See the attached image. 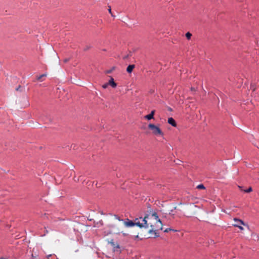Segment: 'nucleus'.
I'll list each match as a JSON object with an SVG mask.
<instances>
[{"instance_id":"21","label":"nucleus","mask_w":259,"mask_h":259,"mask_svg":"<svg viewBox=\"0 0 259 259\" xmlns=\"http://www.w3.org/2000/svg\"><path fill=\"white\" fill-rule=\"evenodd\" d=\"M168 229L170 230V229H166V230H164V232H168Z\"/></svg>"},{"instance_id":"24","label":"nucleus","mask_w":259,"mask_h":259,"mask_svg":"<svg viewBox=\"0 0 259 259\" xmlns=\"http://www.w3.org/2000/svg\"><path fill=\"white\" fill-rule=\"evenodd\" d=\"M48 231L47 230L46 231V233H48Z\"/></svg>"},{"instance_id":"16","label":"nucleus","mask_w":259,"mask_h":259,"mask_svg":"<svg viewBox=\"0 0 259 259\" xmlns=\"http://www.w3.org/2000/svg\"><path fill=\"white\" fill-rule=\"evenodd\" d=\"M234 226L238 227L240 230H243V228L242 226H239V224H235Z\"/></svg>"},{"instance_id":"14","label":"nucleus","mask_w":259,"mask_h":259,"mask_svg":"<svg viewBox=\"0 0 259 259\" xmlns=\"http://www.w3.org/2000/svg\"><path fill=\"white\" fill-rule=\"evenodd\" d=\"M48 259H57V258H56V256L55 255H51V254L49 255L48 256Z\"/></svg>"},{"instance_id":"12","label":"nucleus","mask_w":259,"mask_h":259,"mask_svg":"<svg viewBox=\"0 0 259 259\" xmlns=\"http://www.w3.org/2000/svg\"><path fill=\"white\" fill-rule=\"evenodd\" d=\"M191 36L192 34L190 32H188L186 33V37L188 40H190L191 39Z\"/></svg>"},{"instance_id":"15","label":"nucleus","mask_w":259,"mask_h":259,"mask_svg":"<svg viewBox=\"0 0 259 259\" xmlns=\"http://www.w3.org/2000/svg\"><path fill=\"white\" fill-rule=\"evenodd\" d=\"M252 188L251 187H249L246 190H244L245 192L246 193H249V192H250L252 191Z\"/></svg>"},{"instance_id":"22","label":"nucleus","mask_w":259,"mask_h":259,"mask_svg":"<svg viewBox=\"0 0 259 259\" xmlns=\"http://www.w3.org/2000/svg\"><path fill=\"white\" fill-rule=\"evenodd\" d=\"M251 88H252L253 91L255 90V89L253 88V87L251 85Z\"/></svg>"},{"instance_id":"13","label":"nucleus","mask_w":259,"mask_h":259,"mask_svg":"<svg viewBox=\"0 0 259 259\" xmlns=\"http://www.w3.org/2000/svg\"><path fill=\"white\" fill-rule=\"evenodd\" d=\"M197 188L199 189H204L205 187L203 184H200L197 186Z\"/></svg>"},{"instance_id":"2","label":"nucleus","mask_w":259,"mask_h":259,"mask_svg":"<svg viewBox=\"0 0 259 259\" xmlns=\"http://www.w3.org/2000/svg\"><path fill=\"white\" fill-rule=\"evenodd\" d=\"M148 128L152 131V134L155 136H163V135L160 128L153 124H149Z\"/></svg>"},{"instance_id":"18","label":"nucleus","mask_w":259,"mask_h":259,"mask_svg":"<svg viewBox=\"0 0 259 259\" xmlns=\"http://www.w3.org/2000/svg\"><path fill=\"white\" fill-rule=\"evenodd\" d=\"M108 85H108V83H105V84H103V85H102V87H103L104 89H106Z\"/></svg>"},{"instance_id":"11","label":"nucleus","mask_w":259,"mask_h":259,"mask_svg":"<svg viewBox=\"0 0 259 259\" xmlns=\"http://www.w3.org/2000/svg\"><path fill=\"white\" fill-rule=\"evenodd\" d=\"M46 75H47L46 74H41V75L37 76V79L38 80H40V81H42L43 80L41 79V78L44 77L46 76Z\"/></svg>"},{"instance_id":"20","label":"nucleus","mask_w":259,"mask_h":259,"mask_svg":"<svg viewBox=\"0 0 259 259\" xmlns=\"http://www.w3.org/2000/svg\"><path fill=\"white\" fill-rule=\"evenodd\" d=\"M69 61V59H64V62H67V61Z\"/></svg>"},{"instance_id":"19","label":"nucleus","mask_w":259,"mask_h":259,"mask_svg":"<svg viewBox=\"0 0 259 259\" xmlns=\"http://www.w3.org/2000/svg\"><path fill=\"white\" fill-rule=\"evenodd\" d=\"M116 218H117V219H118V220H119V221H123V220H122V219H120L119 218V217H116Z\"/></svg>"},{"instance_id":"7","label":"nucleus","mask_w":259,"mask_h":259,"mask_svg":"<svg viewBox=\"0 0 259 259\" xmlns=\"http://www.w3.org/2000/svg\"><path fill=\"white\" fill-rule=\"evenodd\" d=\"M167 122L169 124L171 125L174 127H176L177 126V123L175 120L172 117L168 118Z\"/></svg>"},{"instance_id":"8","label":"nucleus","mask_w":259,"mask_h":259,"mask_svg":"<svg viewBox=\"0 0 259 259\" xmlns=\"http://www.w3.org/2000/svg\"><path fill=\"white\" fill-rule=\"evenodd\" d=\"M134 68H135V65H129L126 68V71L128 73H131L133 71V69Z\"/></svg>"},{"instance_id":"1","label":"nucleus","mask_w":259,"mask_h":259,"mask_svg":"<svg viewBox=\"0 0 259 259\" xmlns=\"http://www.w3.org/2000/svg\"><path fill=\"white\" fill-rule=\"evenodd\" d=\"M148 219V217H145L144 218L141 217L136 219V226L140 228H148L150 226V222H148L146 219Z\"/></svg>"},{"instance_id":"5","label":"nucleus","mask_w":259,"mask_h":259,"mask_svg":"<svg viewBox=\"0 0 259 259\" xmlns=\"http://www.w3.org/2000/svg\"><path fill=\"white\" fill-rule=\"evenodd\" d=\"M108 84L109 85L111 86L113 88H115L117 86V84L114 82V79L112 77H110V79L109 80Z\"/></svg>"},{"instance_id":"9","label":"nucleus","mask_w":259,"mask_h":259,"mask_svg":"<svg viewBox=\"0 0 259 259\" xmlns=\"http://www.w3.org/2000/svg\"><path fill=\"white\" fill-rule=\"evenodd\" d=\"M152 217H153L154 219L156 221V222L158 221V220H160L159 219L157 213L155 212L152 213Z\"/></svg>"},{"instance_id":"25","label":"nucleus","mask_w":259,"mask_h":259,"mask_svg":"<svg viewBox=\"0 0 259 259\" xmlns=\"http://www.w3.org/2000/svg\"><path fill=\"white\" fill-rule=\"evenodd\" d=\"M107 72H108V73H110V72H111V71H108Z\"/></svg>"},{"instance_id":"10","label":"nucleus","mask_w":259,"mask_h":259,"mask_svg":"<svg viewBox=\"0 0 259 259\" xmlns=\"http://www.w3.org/2000/svg\"><path fill=\"white\" fill-rule=\"evenodd\" d=\"M234 221L237 222V224H239V226H240L241 225H243L244 224V223L242 221L240 220H238V219H234Z\"/></svg>"},{"instance_id":"6","label":"nucleus","mask_w":259,"mask_h":259,"mask_svg":"<svg viewBox=\"0 0 259 259\" xmlns=\"http://www.w3.org/2000/svg\"><path fill=\"white\" fill-rule=\"evenodd\" d=\"M155 114V110H152L150 114H148L146 116H145V118L147 119V120H151L154 118V115Z\"/></svg>"},{"instance_id":"4","label":"nucleus","mask_w":259,"mask_h":259,"mask_svg":"<svg viewBox=\"0 0 259 259\" xmlns=\"http://www.w3.org/2000/svg\"><path fill=\"white\" fill-rule=\"evenodd\" d=\"M124 225L126 227H134V226H136V221L134 222L129 219H127L126 221H124Z\"/></svg>"},{"instance_id":"17","label":"nucleus","mask_w":259,"mask_h":259,"mask_svg":"<svg viewBox=\"0 0 259 259\" xmlns=\"http://www.w3.org/2000/svg\"><path fill=\"white\" fill-rule=\"evenodd\" d=\"M108 7H109L108 11H109V13H110V14H111V16H112V17H114V15L112 14V13L111 7H110V6H109Z\"/></svg>"},{"instance_id":"23","label":"nucleus","mask_w":259,"mask_h":259,"mask_svg":"<svg viewBox=\"0 0 259 259\" xmlns=\"http://www.w3.org/2000/svg\"><path fill=\"white\" fill-rule=\"evenodd\" d=\"M46 235V233H45L43 235H41V236H45Z\"/></svg>"},{"instance_id":"3","label":"nucleus","mask_w":259,"mask_h":259,"mask_svg":"<svg viewBox=\"0 0 259 259\" xmlns=\"http://www.w3.org/2000/svg\"><path fill=\"white\" fill-rule=\"evenodd\" d=\"M151 229L149 230V232L151 233L152 232L155 233L156 231H159L162 229V224L160 220L156 222L155 225H153L151 223H150Z\"/></svg>"},{"instance_id":"26","label":"nucleus","mask_w":259,"mask_h":259,"mask_svg":"<svg viewBox=\"0 0 259 259\" xmlns=\"http://www.w3.org/2000/svg\"><path fill=\"white\" fill-rule=\"evenodd\" d=\"M1 259H3V258H1Z\"/></svg>"}]
</instances>
